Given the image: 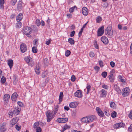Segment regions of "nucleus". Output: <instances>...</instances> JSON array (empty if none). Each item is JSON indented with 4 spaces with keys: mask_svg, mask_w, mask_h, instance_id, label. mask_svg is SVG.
Listing matches in <instances>:
<instances>
[{
    "mask_svg": "<svg viewBox=\"0 0 132 132\" xmlns=\"http://www.w3.org/2000/svg\"><path fill=\"white\" fill-rule=\"evenodd\" d=\"M105 35L111 38L113 36V32L112 24L109 25L107 28L105 29Z\"/></svg>",
    "mask_w": 132,
    "mask_h": 132,
    "instance_id": "obj_1",
    "label": "nucleus"
},
{
    "mask_svg": "<svg viewBox=\"0 0 132 132\" xmlns=\"http://www.w3.org/2000/svg\"><path fill=\"white\" fill-rule=\"evenodd\" d=\"M23 33L28 37H31L30 35L31 33V28L30 27L27 26L23 27L22 30Z\"/></svg>",
    "mask_w": 132,
    "mask_h": 132,
    "instance_id": "obj_2",
    "label": "nucleus"
},
{
    "mask_svg": "<svg viewBox=\"0 0 132 132\" xmlns=\"http://www.w3.org/2000/svg\"><path fill=\"white\" fill-rule=\"evenodd\" d=\"M47 117V121L48 122H49L54 117L53 114L52 112L48 110L46 112Z\"/></svg>",
    "mask_w": 132,
    "mask_h": 132,
    "instance_id": "obj_3",
    "label": "nucleus"
},
{
    "mask_svg": "<svg viewBox=\"0 0 132 132\" xmlns=\"http://www.w3.org/2000/svg\"><path fill=\"white\" fill-rule=\"evenodd\" d=\"M129 92V88L126 87L123 88L122 90V94L123 96L126 97L128 95Z\"/></svg>",
    "mask_w": 132,
    "mask_h": 132,
    "instance_id": "obj_4",
    "label": "nucleus"
},
{
    "mask_svg": "<svg viewBox=\"0 0 132 132\" xmlns=\"http://www.w3.org/2000/svg\"><path fill=\"white\" fill-rule=\"evenodd\" d=\"M104 30V27L102 26L100 27L98 29L97 35L98 36H100L103 34Z\"/></svg>",
    "mask_w": 132,
    "mask_h": 132,
    "instance_id": "obj_5",
    "label": "nucleus"
},
{
    "mask_svg": "<svg viewBox=\"0 0 132 132\" xmlns=\"http://www.w3.org/2000/svg\"><path fill=\"white\" fill-rule=\"evenodd\" d=\"M10 97V96L8 94H6L4 95L3 100L4 101L5 104H8Z\"/></svg>",
    "mask_w": 132,
    "mask_h": 132,
    "instance_id": "obj_6",
    "label": "nucleus"
},
{
    "mask_svg": "<svg viewBox=\"0 0 132 132\" xmlns=\"http://www.w3.org/2000/svg\"><path fill=\"white\" fill-rule=\"evenodd\" d=\"M20 47L21 51L22 53L25 52L27 50V46L25 44L23 43L21 44Z\"/></svg>",
    "mask_w": 132,
    "mask_h": 132,
    "instance_id": "obj_7",
    "label": "nucleus"
},
{
    "mask_svg": "<svg viewBox=\"0 0 132 132\" xmlns=\"http://www.w3.org/2000/svg\"><path fill=\"white\" fill-rule=\"evenodd\" d=\"M125 126V124L122 122H120L114 124L113 125V127L114 129H117L121 127H124Z\"/></svg>",
    "mask_w": 132,
    "mask_h": 132,
    "instance_id": "obj_8",
    "label": "nucleus"
},
{
    "mask_svg": "<svg viewBox=\"0 0 132 132\" xmlns=\"http://www.w3.org/2000/svg\"><path fill=\"white\" fill-rule=\"evenodd\" d=\"M74 95L78 98H81L83 96L82 91L80 90H77L75 93Z\"/></svg>",
    "mask_w": 132,
    "mask_h": 132,
    "instance_id": "obj_9",
    "label": "nucleus"
},
{
    "mask_svg": "<svg viewBox=\"0 0 132 132\" xmlns=\"http://www.w3.org/2000/svg\"><path fill=\"white\" fill-rule=\"evenodd\" d=\"M89 123H90L93 122L94 120H95L97 119L96 116L94 115H91L87 116Z\"/></svg>",
    "mask_w": 132,
    "mask_h": 132,
    "instance_id": "obj_10",
    "label": "nucleus"
},
{
    "mask_svg": "<svg viewBox=\"0 0 132 132\" xmlns=\"http://www.w3.org/2000/svg\"><path fill=\"white\" fill-rule=\"evenodd\" d=\"M96 109L98 115L100 117H103L104 116V114L100 108L98 107H97Z\"/></svg>",
    "mask_w": 132,
    "mask_h": 132,
    "instance_id": "obj_11",
    "label": "nucleus"
},
{
    "mask_svg": "<svg viewBox=\"0 0 132 132\" xmlns=\"http://www.w3.org/2000/svg\"><path fill=\"white\" fill-rule=\"evenodd\" d=\"M67 118H59L57 119L56 121L57 122L60 123H64L68 121Z\"/></svg>",
    "mask_w": 132,
    "mask_h": 132,
    "instance_id": "obj_12",
    "label": "nucleus"
},
{
    "mask_svg": "<svg viewBox=\"0 0 132 132\" xmlns=\"http://www.w3.org/2000/svg\"><path fill=\"white\" fill-rule=\"evenodd\" d=\"M6 123L3 122L2 124L0 125V132H4L6 130V128L5 127Z\"/></svg>",
    "mask_w": 132,
    "mask_h": 132,
    "instance_id": "obj_13",
    "label": "nucleus"
},
{
    "mask_svg": "<svg viewBox=\"0 0 132 132\" xmlns=\"http://www.w3.org/2000/svg\"><path fill=\"white\" fill-rule=\"evenodd\" d=\"M18 95L16 92H14L12 95L11 97V99L13 101L15 102L16 101L17 97Z\"/></svg>",
    "mask_w": 132,
    "mask_h": 132,
    "instance_id": "obj_14",
    "label": "nucleus"
},
{
    "mask_svg": "<svg viewBox=\"0 0 132 132\" xmlns=\"http://www.w3.org/2000/svg\"><path fill=\"white\" fill-rule=\"evenodd\" d=\"M101 40L103 43L105 44L108 43L109 41L107 38L105 36H103L101 38Z\"/></svg>",
    "mask_w": 132,
    "mask_h": 132,
    "instance_id": "obj_15",
    "label": "nucleus"
},
{
    "mask_svg": "<svg viewBox=\"0 0 132 132\" xmlns=\"http://www.w3.org/2000/svg\"><path fill=\"white\" fill-rule=\"evenodd\" d=\"M19 120V118L17 117L12 119L11 121V123L12 126L16 124Z\"/></svg>",
    "mask_w": 132,
    "mask_h": 132,
    "instance_id": "obj_16",
    "label": "nucleus"
},
{
    "mask_svg": "<svg viewBox=\"0 0 132 132\" xmlns=\"http://www.w3.org/2000/svg\"><path fill=\"white\" fill-rule=\"evenodd\" d=\"M82 13L84 15L86 16L88 14V11L87 8L85 7H83L82 10Z\"/></svg>",
    "mask_w": 132,
    "mask_h": 132,
    "instance_id": "obj_17",
    "label": "nucleus"
},
{
    "mask_svg": "<svg viewBox=\"0 0 132 132\" xmlns=\"http://www.w3.org/2000/svg\"><path fill=\"white\" fill-rule=\"evenodd\" d=\"M78 104H77L76 102H73L69 104V106L70 108H75L77 106Z\"/></svg>",
    "mask_w": 132,
    "mask_h": 132,
    "instance_id": "obj_18",
    "label": "nucleus"
},
{
    "mask_svg": "<svg viewBox=\"0 0 132 132\" xmlns=\"http://www.w3.org/2000/svg\"><path fill=\"white\" fill-rule=\"evenodd\" d=\"M22 1L20 0L18 2L17 9L19 11H20L22 10Z\"/></svg>",
    "mask_w": 132,
    "mask_h": 132,
    "instance_id": "obj_19",
    "label": "nucleus"
},
{
    "mask_svg": "<svg viewBox=\"0 0 132 132\" xmlns=\"http://www.w3.org/2000/svg\"><path fill=\"white\" fill-rule=\"evenodd\" d=\"M114 89L118 94H120L121 90L120 88L117 85L115 84L114 85Z\"/></svg>",
    "mask_w": 132,
    "mask_h": 132,
    "instance_id": "obj_20",
    "label": "nucleus"
},
{
    "mask_svg": "<svg viewBox=\"0 0 132 132\" xmlns=\"http://www.w3.org/2000/svg\"><path fill=\"white\" fill-rule=\"evenodd\" d=\"M100 93L102 97H105L107 94L106 92L104 89H102L100 92Z\"/></svg>",
    "mask_w": 132,
    "mask_h": 132,
    "instance_id": "obj_21",
    "label": "nucleus"
},
{
    "mask_svg": "<svg viewBox=\"0 0 132 132\" xmlns=\"http://www.w3.org/2000/svg\"><path fill=\"white\" fill-rule=\"evenodd\" d=\"M22 19V14L21 13H19L17 16L16 20L18 22L20 21Z\"/></svg>",
    "mask_w": 132,
    "mask_h": 132,
    "instance_id": "obj_22",
    "label": "nucleus"
},
{
    "mask_svg": "<svg viewBox=\"0 0 132 132\" xmlns=\"http://www.w3.org/2000/svg\"><path fill=\"white\" fill-rule=\"evenodd\" d=\"M35 71L37 75L39 74L40 72V68L38 65H36L35 69Z\"/></svg>",
    "mask_w": 132,
    "mask_h": 132,
    "instance_id": "obj_23",
    "label": "nucleus"
},
{
    "mask_svg": "<svg viewBox=\"0 0 132 132\" xmlns=\"http://www.w3.org/2000/svg\"><path fill=\"white\" fill-rule=\"evenodd\" d=\"M7 63L10 68L11 69L13 65V60L11 59L8 60Z\"/></svg>",
    "mask_w": 132,
    "mask_h": 132,
    "instance_id": "obj_24",
    "label": "nucleus"
},
{
    "mask_svg": "<svg viewBox=\"0 0 132 132\" xmlns=\"http://www.w3.org/2000/svg\"><path fill=\"white\" fill-rule=\"evenodd\" d=\"M81 121L84 123H89L88 116L82 118L81 119Z\"/></svg>",
    "mask_w": 132,
    "mask_h": 132,
    "instance_id": "obj_25",
    "label": "nucleus"
},
{
    "mask_svg": "<svg viewBox=\"0 0 132 132\" xmlns=\"http://www.w3.org/2000/svg\"><path fill=\"white\" fill-rule=\"evenodd\" d=\"M63 93L62 92H61L59 96V101L58 104H60L61 102L62 101L63 97Z\"/></svg>",
    "mask_w": 132,
    "mask_h": 132,
    "instance_id": "obj_26",
    "label": "nucleus"
},
{
    "mask_svg": "<svg viewBox=\"0 0 132 132\" xmlns=\"http://www.w3.org/2000/svg\"><path fill=\"white\" fill-rule=\"evenodd\" d=\"M108 77L111 82H114L115 79V77L114 76L109 75L108 76Z\"/></svg>",
    "mask_w": 132,
    "mask_h": 132,
    "instance_id": "obj_27",
    "label": "nucleus"
},
{
    "mask_svg": "<svg viewBox=\"0 0 132 132\" xmlns=\"http://www.w3.org/2000/svg\"><path fill=\"white\" fill-rule=\"evenodd\" d=\"M20 111L17 109H14L13 111V114L15 115H17L19 113Z\"/></svg>",
    "mask_w": 132,
    "mask_h": 132,
    "instance_id": "obj_28",
    "label": "nucleus"
},
{
    "mask_svg": "<svg viewBox=\"0 0 132 132\" xmlns=\"http://www.w3.org/2000/svg\"><path fill=\"white\" fill-rule=\"evenodd\" d=\"M4 0H0V8L3 9L4 8Z\"/></svg>",
    "mask_w": 132,
    "mask_h": 132,
    "instance_id": "obj_29",
    "label": "nucleus"
},
{
    "mask_svg": "<svg viewBox=\"0 0 132 132\" xmlns=\"http://www.w3.org/2000/svg\"><path fill=\"white\" fill-rule=\"evenodd\" d=\"M68 42L71 45L74 44L75 41L72 38H69L68 39Z\"/></svg>",
    "mask_w": 132,
    "mask_h": 132,
    "instance_id": "obj_30",
    "label": "nucleus"
},
{
    "mask_svg": "<svg viewBox=\"0 0 132 132\" xmlns=\"http://www.w3.org/2000/svg\"><path fill=\"white\" fill-rule=\"evenodd\" d=\"M96 22L98 23H100L102 20V17L100 16H98L96 19Z\"/></svg>",
    "mask_w": 132,
    "mask_h": 132,
    "instance_id": "obj_31",
    "label": "nucleus"
},
{
    "mask_svg": "<svg viewBox=\"0 0 132 132\" xmlns=\"http://www.w3.org/2000/svg\"><path fill=\"white\" fill-rule=\"evenodd\" d=\"M22 24V23L20 21L18 22L16 24V27L18 28H20L21 27Z\"/></svg>",
    "mask_w": 132,
    "mask_h": 132,
    "instance_id": "obj_32",
    "label": "nucleus"
},
{
    "mask_svg": "<svg viewBox=\"0 0 132 132\" xmlns=\"http://www.w3.org/2000/svg\"><path fill=\"white\" fill-rule=\"evenodd\" d=\"M29 65L32 67L33 66L34 64V62L33 61L32 59L31 60H30L29 62L27 63Z\"/></svg>",
    "mask_w": 132,
    "mask_h": 132,
    "instance_id": "obj_33",
    "label": "nucleus"
},
{
    "mask_svg": "<svg viewBox=\"0 0 132 132\" xmlns=\"http://www.w3.org/2000/svg\"><path fill=\"white\" fill-rule=\"evenodd\" d=\"M31 58L30 57H27L24 58V60L26 63H28L30 60H31Z\"/></svg>",
    "mask_w": 132,
    "mask_h": 132,
    "instance_id": "obj_34",
    "label": "nucleus"
},
{
    "mask_svg": "<svg viewBox=\"0 0 132 132\" xmlns=\"http://www.w3.org/2000/svg\"><path fill=\"white\" fill-rule=\"evenodd\" d=\"M43 62L45 65H47L49 63L48 60L47 58H45L44 59Z\"/></svg>",
    "mask_w": 132,
    "mask_h": 132,
    "instance_id": "obj_35",
    "label": "nucleus"
},
{
    "mask_svg": "<svg viewBox=\"0 0 132 132\" xmlns=\"http://www.w3.org/2000/svg\"><path fill=\"white\" fill-rule=\"evenodd\" d=\"M118 78L119 79V81L122 82H125L124 80L123 79V77L121 76L120 75L118 77Z\"/></svg>",
    "mask_w": 132,
    "mask_h": 132,
    "instance_id": "obj_36",
    "label": "nucleus"
},
{
    "mask_svg": "<svg viewBox=\"0 0 132 132\" xmlns=\"http://www.w3.org/2000/svg\"><path fill=\"white\" fill-rule=\"evenodd\" d=\"M110 107L113 108H114L116 107V104L115 103L113 102H111L110 104Z\"/></svg>",
    "mask_w": 132,
    "mask_h": 132,
    "instance_id": "obj_37",
    "label": "nucleus"
},
{
    "mask_svg": "<svg viewBox=\"0 0 132 132\" xmlns=\"http://www.w3.org/2000/svg\"><path fill=\"white\" fill-rule=\"evenodd\" d=\"M117 112L115 111H113L111 114V116L112 118H115L116 116Z\"/></svg>",
    "mask_w": 132,
    "mask_h": 132,
    "instance_id": "obj_38",
    "label": "nucleus"
},
{
    "mask_svg": "<svg viewBox=\"0 0 132 132\" xmlns=\"http://www.w3.org/2000/svg\"><path fill=\"white\" fill-rule=\"evenodd\" d=\"M32 51L34 53H36L37 51V49L36 46H34L32 48Z\"/></svg>",
    "mask_w": 132,
    "mask_h": 132,
    "instance_id": "obj_39",
    "label": "nucleus"
},
{
    "mask_svg": "<svg viewBox=\"0 0 132 132\" xmlns=\"http://www.w3.org/2000/svg\"><path fill=\"white\" fill-rule=\"evenodd\" d=\"M107 72L105 71H104L103 72H102V73L101 75L104 78H105L107 75Z\"/></svg>",
    "mask_w": 132,
    "mask_h": 132,
    "instance_id": "obj_40",
    "label": "nucleus"
},
{
    "mask_svg": "<svg viewBox=\"0 0 132 132\" xmlns=\"http://www.w3.org/2000/svg\"><path fill=\"white\" fill-rule=\"evenodd\" d=\"M36 24L38 26H40L41 24L40 20L39 19H37L36 21Z\"/></svg>",
    "mask_w": 132,
    "mask_h": 132,
    "instance_id": "obj_41",
    "label": "nucleus"
},
{
    "mask_svg": "<svg viewBox=\"0 0 132 132\" xmlns=\"http://www.w3.org/2000/svg\"><path fill=\"white\" fill-rule=\"evenodd\" d=\"M70 128V127L68 126L67 125H65L64 126L62 130L63 131H64L66 129H69Z\"/></svg>",
    "mask_w": 132,
    "mask_h": 132,
    "instance_id": "obj_42",
    "label": "nucleus"
},
{
    "mask_svg": "<svg viewBox=\"0 0 132 132\" xmlns=\"http://www.w3.org/2000/svg\"><path fill=\"white\" fill-rule=\"evenodd\" d=\"M90 85H87V86L86 87V89L87 90V94H88L89 93V91L90 90Z\"/></svg>",
    "mask_w": 132,
    "mask_h": 132,
    "instance_id": "obj_43",
    "label": "nucleus"
},
{
    "mask_svg": "<svg viewBox=\"0 0 132 132\" xmlns=\"http://www.w3.org/2000/svg\"><path fill=\"white\" fill-rule=\"evenodd\" d=\"M17 2V0H11V3L12 6H14Z\"/></svg>",
    "mask_w": 132,
    "mask_h": 132,
    "instance_id": "obj_44",
    "label": "nucleus"
},
{
    "mask_svg": "<svg viewBox=\"0 0 132 132\" xmlns=\"http://www.w3.org/2000/svg\"><path fill=\"white\" fill-rule=\"evenodd\" d=\"M59 107V106L58 105H57L55 107V109L54 111V115H55L56 114L57 112V111L58 110Z\"/></svg>",
    "mask_w": 132,
    "mask_h": 132,
    "instance_id": "obj_45",
    "label": "nucleus"
},
{
    "mask_svg": "<svg viewBox=\"0 0 132 132\" xmlns=\"http://www.w3.org/2000/svg\"><path fill=\"white\" fill-rule=\"evenodd\" d=\"M48 73L46 71H45L42 74V78H44L46 77Z\"/></svg>",
    "mask_w": 132,
    "mask_h": 132,
    "instance_id": "obj_46",
    "label": "nucleus"
},
{
    "mask_svg": "<svg viewBox=\"0 0 132 132\" xmlns=\"http://www.w3.org/2000/svg\"><path fill=\"white\" fill-rule=\"evenodd\" d=\"M1 81L2 83H4L6 81L5 78L4 76L2 77L1 78Z\"/></svg>",
    "mask_w": 132,
    "mask_h": 132,
    "instance_id": "obj_47",
    "label": "nucleus"
},
{
    "mask_svg": "<svg viewBox=\"0 0 132 132\" xmlns=\"http://www.w3.org/2000/svg\"><path fill=\"white\" fill-rule=\"evenodd\" d=\"M71 52L69 50H67L65 52V56H69Z\"/></svg>",
    "mask_w": 132,
    "mask_h": 132,
    "instance_id": "obj_48",
    "label": "nucleus"
},
{
    "mask_svg": "<svg viewBox=\"0 0 132 132\" xmlns=\"http://www.w3.org/2000/svg\"><path fill=\"white\" fill-rule=\"evenodd\" d=\"M94 46L95 47V48L96 49H98V46L97 44V41H95L94 42Z\"/></svg>",
    "mask_w": 132,
    "mask_h": 132,
    "instance_id": "obj_49",
    "label": "nucleus"
},
{
    "mask_svg": "<svg viewBox=\"0 0 132 132\" xmlns=\"http://www.w3.org/2000/svg\"><path fill=\"white\" fill-rule=\"evenodd\" d=\"M15 128L16 130L18 131H19L21 129V126H18V124L17 123L15 125Z\"/></svg>",
    "mask_w": 132,
    "mask_h": 132,
    "instance_id": "obj_50",
    "label": "nucleus"
},
{
    "mask_svg": "<svg viewBox=\"0 0 132 132\" xmlns=\"http://www.w3.org/2000/svg\"><path fill=\"white\" fill-rule=\"evenodd\" d=\"M36 130L37 132H41L42 131V129L40 127L36 128Z\"/></svg>",
    "mask_w": 132,
    "mask_h": 132,
    "instance_id": "obj_51",
    "label": "nucleus"
},
{
    "mask_svg": "<svg viewBox=\"0 0 132 132\" xmlns=\"http://www.w3.org/2000/svg\"><path fill=\"white\" fill-rule=\"evenodd\" d=\"M49 80V79L48 78H47L46 79L44 83H43V86H45L46 85V83L48 82Z\"/></svg>",
    "mask_w": 132,
    "mask_h": 132,
    "instance_id": "obj_52",
    "label": "nucleus"
},
{
    "mask_svg": "<svg viewBox=\"0 0 132 132\" xmlns=\"http://www.w3.org/2000/svg\"><path fill=\"white\" fill-rule=\"evenodd\" d=\"M89 56L92 57H93L95 56V54L92 52H90L89 53Z\"/></svg>",
    "mask_w": 132,
    "mask_h": 132,
    "instance_id": "obj_53",
    "label": "nucleus"
},
{
    "mask_svg": "<svg viewBox=\"0 0 132 132\" xmlns=\"http://www.w3.org/2000/svg\"><path fill=\"white\" fill-rule=\"evenodd\" d=\"M76 79L75 76L73 75L72 76L71 78V80L73 82L75 81Z\"/></svg>",
    "mask_w": 132,
    "mask_h": 132,
    "instance_id": "obj_54",
    "label": "nucleus"
},
{
    "mask_svg": "<svg viewBox=\"0 0 132 132\" xmlns=\"http://www.w3.org/2000/svg\"><path fill=\"white\" fill-rule=\"evenodd\" d=\"M110 64L112 67L113 68L114 67L115 65V63L113 61H111L110 63Z\"/></svg>",
    "mask_w": 132,
    "mask_h": 132,
    "instance_id": "obj_55",
    "label": "nucleus"
},
{
    "mask_svg": "<svg viewBox=\"0 0 132 132\" xmlns=\"http://www.w3.org/2000/svg\"><path fill=\"white\" fill-rule=\"evenodd\" d=\"M94 69L97 72H98L100 69V68L98 66H95L94 67Z\"/></svg>",
    "mask_w": 132,
    "mask_h": 132,
    "instance_id": "obj_56",
    "label": "nucleus"
},
{
    "mask_svg": "<svg viewBox=\"0 0 132 132\" xmlns=\"http://www.w3.org/2000/svg\"><path fill=\"white\" fill-rule=\"evenodd\" d=\"M115 71L114 69L112 70L110 72V75L114 76L113 74L115 73Z\"/></svg>",
    "mask_w": 132,
    "mask_h": 132,
    "instance_id": "obj_57",
    "label": "nucleus"
},
{
    "mask_svg": "<svg viewBox=\"0 0 132 132\" xmlns=\"http://www.w3.org/2000/svg\"><path fill=\"white\" fill-rule=\"evenodd\" d=\"M75 31L74 30L71 32L70 34V37H72L74 36L75 35Z\"/></svg>",
    "mask_w": 132,
    "mask_h": 132,
    "instance_id": "obj_58",
    "label": "nucleus"
},
{
    "mask_svg": "<svg viewBox=\"0 0 132 132\" xmlns=\"http://www.w3.org/2000/svg\"><path fill=\"white\" fill-rule=\"evenodd\" d=\"M17 103L21 107H23V103L21 102L18 101L17 102Z\"/></svg>",
    "mask_w": 132,
    "mask_h": 132,
    "instance_id": "obj_59",
    "label": "nucleus"
},
{
    "mask_svg": "<svg viewBox=\"0 0 132 132\" xmlns=\"http://www.w3.org/2000/svg\"><path fill=\"white\" fill-rule=\"evenodd\" d=\"M52 41V40L51 39H49L48 41H47L46 42V44L47 45H49L51 42Z\"/></svg>",
    "mask_w": 132,
    "mask_h": 132,
    "instance_id": "obj_60",
    "label": "nucleus"
},
{
    "mask_svg": "<svg viewBox=\"0 0 132 132\" xmlns=\"http://www.w3.org/2000/svg\"><path fill=\"white\" fill-rule=\"evenodd\" d=\"M39 125V122H36L35 123L34 125V127L35 128H36L37 127V126Z\"/></svg>",
    "mask_w": 132,
    "mask_h": 132,
    "instance_id": "obj_61",
    "label": "nucleus"
},
{
    "mask_svg": "<svg viewBox=\"0 0 132 132\" xmlns=\"http://www.w3.org/2000/svg\"><path fill=\"white\" fill-rule=\"evenodd\" d=\"M98 62L101 67H103V63L102 61H99Z\"/></svg>",
    "mask_w": 132,
    "mask_h": 132,
    "instance_id": "obj_62",
    "label": "nucleus"
},
{
    "mask_svg": "<svg viewBox=\"0 0 132 132\" xmlns=\"http://www.w3.org/2000/svg\"><path fill=\"white\" fill-rule=\"evenodd\" d=\"M128 117L131 119H132V110H131L130 113L129 114Z\"/></svg>",
    "mask_w": 132,
    "mask_h": 132,
    "instance_id": "obj_63",
    "label": "nucleus"
},
{
    "mask_svg": "<svg viewBox=\"0 0 132 132\" xmlns=\"http://www.w3.org/2000/svg\"><path fill=\"white\" fill-rule=\"evenodd\" d=\"M128 130L130 131L131 132L132 130V124H131L130 127L128 128Z\"/></svg>",
    "mask_w": 132,
    "mask_h": 132,
    "instance_id": "obj_64",
    "label": "nucleus"
}]
</instances>
